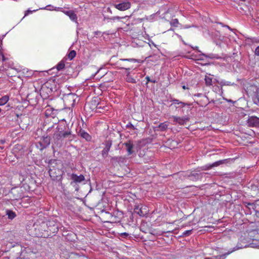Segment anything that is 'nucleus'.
<instances>
[{
	"label": "nucleus",
	"instance_id": "obj_1",
	"mask_svg": "<svg viewBox=\"0 0 259 259\" xmlns=\"http://www.w3.org/2000/svg\"><path fill=\"white\" fill-rule=\"evenodd\" d=\"M75 138V135L72 134L71 130L56 131L53 136V148H60L63 144V142L66 140L68 142L73 141Z\"/></svg>",
	"mask_w": 259,
	"mask_h": 259
},
{
	"label": "nucleus",
	"instance_id": "obj_2",
	"mask_svg": "<svg viewBox=\"0 0 259 259\" xmlns=\"http://www.w3.org/2000/svg\"><path fill=\"white\" fill-rule=\"evenodd\" d=\"M49 173L51 179L54 181L60 182L62 179L63 171L60 168V163L57 160H51L49 162Z\"/></svg>",
	"mask_w": 259,
	"mask_h": 259
},
{
	"label": "nucleus",
	"instance_id": "obj_3",
	"mask_svg": "<svg viewBox=\"0 0 259 259\" xmlns=\"http://www.w3.org/2000/svg\"><path fill=\"white\" fill-rule=\"evenodd\" d=\"M143 61H141L136 59H120L116 62L115 65L118 69L129 70L135 67L132 65L133 63H141Z\"/></svg>",
	"mask_w": 259,
	"mask_h": 259
},
{
	"label": "nucleus",
	"instance_id": "obj_4",
	"mask_svg": "<svg viewBox=\"0 0 259 259\" xmlns=\"http://www.w3.org/2000/svg\"><path fill=\"white\" fill-rule=\"evenodd\" d=\"M63 99L66 106L70 108L74 107L76 100H78V97L75 94L70 93L64 95Z\"/></svg>",
	"mask_w": 259,
	"mask_h": 259
},
{
	"label": "nucleus",
	"instance_id": "obj_5",
	"mask_svg": "<svg viewBox=\"0 0 259 259\" xmlns=\"http://www.w3.org/2000/svg\"><path fill=\"white\" fill-rule=\"evenodd\" d=\"M51 138L47 136H43L40 141L36 144L37 148L39 149L40 151L47 148L50 144Z\"/></svg>",
	"mask_w": 259,
	"mask_h": 259
},
{
	"label": "nucleus",
	"instance_id": "obj_6",
	"mask_svg": "<svg viewBox=\"0 0 259 259\" xmlns=\"http://www.w3.org/2000/svg\"><path fill=\"white\" fill-rule=\"evenodd\" d=\"M113 6L118 10L123 11L130 9L131 4L128 1H122L119 3H115L113 4Z\"/></svg>",
	"mask_w": 259,
	"mask_h": 259
},
{
	"label": "nucleus",
	"instance_id": "obj_7",
	"mask_svg": "<svg viewBox=\"0 0 259 259\" xmlns=\"http://www.w3.org/2000/svg\"><path fill=\"white\" fill-rule=\"evenodd\" d=\"M233 161V159H226L216 161L211 164H209L208 165H205V166L202 167V170H208V169L211 168L213 167L218 166H219L220 165L225 164V163H228L230 161Z\"/></svg>",
	"mask_w": 259,
	"mask_h": 259
},
{
	"label": "nucleus",
	"instance_id": "obj_8",
	"mask_svg": "<svg viewBox=\"0 0 259 259\" xmlns=\"http://www.w3.org/2000/svg\"><path fill=\"white\" fill-rule=\"evenodd\" d=\"M247 124L249 127H259V118L255 116H249Z\"/></svg>",
	"mask_w": 259,
	"mask_h": 259
},
{
	"label": "nucleus",
	"instance_id": "obj_9",
	"mask_svg": "<svg viewBox=\"0 0 259 259\" xmlns=\"http://www.w3.org/2000/svg\"><path fill=\"white\" fill-rule=\"evenodd\" d=\"M171 118L173 119L174 124L178 123L180 125H185L186 122L190 120V118L188 117H181L176 116H172Z\"/></svg>",
	"mask_w": 259,
	"mask_h": 259
},
{
	"label": "nucleus",
	"instance_id": "obj_10",
	"mask_svg": "<svg viewBox=\"0 0 259 259\" xmlns=\"http://www.w3.org/2000/svg\"><path fill=\"white\" fill-rule=\"evenodd\" d=\"M105 147L102 151V156L104 158L107 157L108 152L112 146V141L111 140H106L104 142Z\"/></svg>",
	"mask_w": 259,
	"mask_h": 259
},
{
	"label": "nucleus",
	"instance_id": "obj_11",
	"mask_svg": "<svg viewBox=\"0 0 259 259\" xmlns=\"http://www.w3.org/2000/svg\"><path fill=\"white\" fill-rule=\"evenodd\" d=\"M134 212L140 217H144L148 213L147 208L145 207H140L138 205L135 206Z\"/></svg>",
	"mask_w": 259,
	"mask_h": 259
},
{
	"label": "nucleus",
	"instance_id": "obj_12",
	"mask_svg": "<svg viewBox=\"0 0 259 259\" xmlns=\"http://www.w3.org/2000/svg\"><path fill=\"white\" fill-rule=\"evenodd\" d=\"M71 179L73 180V182H71V184L72 185L73 183H81L84 180V177L82 175L77 176L75 174H72L71 175Z\"/></svg>",
	"mask_w": 259,
	"mask_h": 259
},
{
	"label": "nucleus",
	"instance_id": "obj_13",
	"mask_svg": "<svg viewBox=\"0 0 259 259\" xmlns=\"http://www.w3.org/2000/svg\"><path fill=\"white\" fill-rule=\"evenodd\" d=\"M247 89V94H250L251 96L259 92V88L254 84L249 85Z\"/></svg>",
	"mask_w": 259,
	"mask_h": 259
},
{
	"label": "nucleus",
	"instance_id": "obj_14",
	"mask_svg": "<svg viewBox=\"0 0 259 259\" xmlns=\"http://www.w3.org/2000/svg\"><path fill=\"white\" fill-rule=\"evenodd\" d=\"M62 12L67 16H68L69 18L73 21L77 22V17L76 14L74 13V12L72 10L69 11H65L63 10Z\"/></svg>",
	"mask_w": 259,
	"mask_h": 259
},
{
	"label": "nucleus",
	"instance_id": "obj_15",
	"mask_svg": "<svg viewBox=\"0 0 259 259\" xmlns=\"http://www.w3.org/2000/svg\"><path fill=\"white\" fill-rule=\"evenodd\" d=\"M78 135L82 138L84 139L87 141H90L92 139L91 136L87 132L82 129L79 131Z\"/></svg>",
	"mask_w": 259,
	"mask_h": 259
},
{
	"label": "nucleus",
	"instance_id": "obj_16",
	"mask_svg": "<svg viewBox=\"0 0 259 259\" xmlns=\"http://www.w3.org/2000/svg\"><path fill=\"white\" fill-rule=\"evenodd\" d=\"M202 174H198L196 172H194L193 171H190V177L189 178V180L193 181H196L199 179H201L202 178Z\"/></svg>",
	"mask_w": 259,
	"mask_h": 259
},
{
	"label": "nucleus",
	"instance_id": "obj_17",
	"mask_svg": "<svg viewBox=\"0 0 259 259\" xmlns=\"http://www.w3.org/2000/svg\"><path fill=\"white\" fill-rule=\"evenodd\" d=\"M124 145L126 147L128 155L133 154L134 152V151L133 150L134 148V145L133 144V142L131 141H129L128 142L124 143Z\"/></svg>",
	"mask_w": 259,
	"mask_h": 259
},
{
	"label": "nucleus",
	"instance_id": "obj_18",
	"mask_svg": "<svg viewBox=\"0 0 259 259\" xmlns=\"http://www.w3.org/2000/svg\"><path fill=\"white\" fill-rule=\"evenodd\" d=\"M168 126V125L167 122H164L161 123L159 124V125L158 126H157L156 127V130L157 131H161V132L165 131L167 129Z\"/></svg>",
	"mask_w": 259,
	"mask_h": 259
},
{
	"label": "nucleus",
	"instance_id": "obj_19",
	"mask_svg": "<svg viewBox=\"0 0 259 259\" xmlns=\"http://www.w3.org/2000/svg\"><path fill=\"white\" fill-rule=\"evenodd\" d=\"M125 80L127 82L136 83L137 82L136 79L134 78L130 74V72H128L126 75Z\"/></svg>",
	"mask_w": 259,
	"mask_h": 259
},
{
	"label": "nucleus",
	"instance_id": "obj_20",
	"mask_svg": "<svg viewBox=\"0 0 259 259\" xmlns=\"http://www.w3.org/2000/svg\"><path fill=\"white\" fill-rule=\"evenodd\" d=\"M50 6H48L45 8H39V9H37L36 10H30L29 9L27 10V11H25V13H24V17H23L22 19L23 18H24L26 16H27V15H28L29 14H31L33 12H36L39 10H40V9H47V8L48 7H49Z\"/></svg>",
	"mask_w": 259,
	"mask_h": 259
},
{
	"label": "nucleus",
	"instance_id": "obj_21",
	"mask_svg": "<svg viewBox=\"0 0 259 259\" xmlns=\"http://www.w3.org/2000/svg\"><path fill=\"white\" fill-rule=\"evenodd\" d=\"M76 55V51L74 50L71 51L66 56L67 58L70 60H72Z\"/></svg>",
	"mask_w": 259,
	"mask_h": 259
},
{
	"label": "nucleus",
	"instance_id": "obj_22",
	"mask_svg": "<svg viewBox=\"0 0 259 259\" xmlns=\"http://www.w3.org/2000/svg\"><path fill=\"white\" fill-rule=\"evenodd\" d=\"M6 214L8 215V218L11 220L13 219L16 216L15 213L11 210H7L6 211Z\"/></svg>",
	"mask_w": 259,
	"mask_h": 259
},
{
	"label": "nucleus",
	"instance_id": "obj_23",
	"mask_svg": "<svg viewBox=\"0 0 259 259\" xmlns=\"http://www.w3.org/2000/svg\"><path fill=\"white\" fill-rule=\"evenodd\" d=\"M9 98L8 96H4L0 98V106L4 105L9 101Z\"/></svg>",
	"mask_w": 259,
	"mask_h": 259
},
{
	"label": "nucleus",
	"instance_id": "obj_24",
	"mask_svg": "<svg viewBox=\"0 0 259 259\" xmlns=\"http://www.w3.org/2000/svg\"><path fill=\"white\" fill-rule=\"evenodd\" d=\"M65 67V62L64 60L60 61L56 66V68L58 70L60 71L63 69Z\"/></svg>",
	"mask_w": 259,
	"mask_h": 259
},
{
	"label": "nucleus",
	"instance_id": "obj_25",
	"mask_svg": "<svg viewBox=\"0 0 259 259\" xmlns=\"http://www.w3.org/2000/svg\"><path fill=\"white\" fill-rule=\"evenodd\" d=\"M180 177L183 179H189L190 177V172L189 171H186V172H183L182 173L180 174Z\"/></svg>",
	"mask_w": 259,
	"mask_h": 259
},
{
	"label": "nucleus",
	"instance_id": "obj_26",
	"mask_svg": "<svg viewBox=\"0 0 259 259\" xmlns=\"http://www.w3.org/2000/svg\"><path fill=\"white\" fill-rule=\"evenodd\" d=\"M252 209L255 211V212L259 213V199L256 200L254 202V207H252Z\"/></svg>",
	"mask_w": 259,
	"mask_h": 259
},
{
	"label": "nucleus",
	"instance_id": "obj_27",
	"mask_svg": "<svg viewBox=\"0 0 259 259\" xmlns=\"http://www.w3.org/2000/svg\"><path fill=\"white\" fill-rule=\"evenodd\" d=\"M252 100L253 101V103L256 105L259 104V93H256L253 96H252Z\"/></svg>",
	"mask_w": 259,
	"mask_h": 259
},
{
	"label": "nucleus",
	"instance_id": "obj_28",
	"mask_svg": "<svg viewBox=\"0 0 259 259\" xmlns=\"http://www.w3.org/2000/svg\"><path fill=\"white\" fill-rule=\"evenodd\" d=\"M124 158L120 156V157H113L111 158V160L114 162H117L119 163L120 162H123L124 160Z\"/></svg>",
	"mask_w": 259,
	"mask_h": 259
},
{
	"label": "nucleus",
	"instance_id": "obj_29",
	"mask_svg": "<svg viewBox=\"0 0 259 259\" xmlns=\"http://www.w3.org/2000/svg\"><path fill=\"white\" fill-rule=\"evenodd\" d=\"M205 82L206 86H210L212 85V78L208 76H205Z\"/></svg>",
	"mask_w": 259,
	"mask_h": 259
},
{
	"label": "nucleus",
	"instance_id": "obj_30",
	"mask_svg": "<svg viewBox=\"0 0 259 259\" xmlns=\"http://www.w3.org/2000/svg\"><path fill=\"white\" fill-rule=\"evenodd\" d=\"M170 24L173 27H177L178 26L179 21L178 19H174L170 22Z\"/></svg>",
	"mask_w": 259,
	"mask_h": 259
},
{
	"label": "nucleus",
	"instance_id": "obj_31",
	"mask_svg": "<svg viewBox=\"0 0 259 259\" xmlns=\"http://www.w3.org/2000/svg\"><path fill=\"white\" fill-rule=\"evenodd\" d=\"M92 104L96 106V108H101V107H99L98 99L96 98L92 101Z\"/></svg>",
	"mask_w": 259,
	"mask_h": 259
},
{
	"label": "nucleus",
	"instance_id": "obj_32",
	"mask_svg": "<svg viewBox=\"0 0 259 259\" xmlns=\"http://www.w3.org/2000/svg\"><path fill=\"white\" fill-rule=\"evenodd\" d=\"M219 83L222 85H231V83L229 81H226L225 80H221V81L219 82Z\"/></svg>",
	"mask_w": 259,
	"mask_h": 259
},
{
	"label": "nucleus",
	"instance_id": "obj_33",
	"mask_svg": "<svg viewBox=\"0 0 259 259\" xmlns=\"http://www.w3.org/2000/svg\"><path fill=\"white\" fill-rule=\"evenodd\" d=\"M170 101L173 102L174 104H179L181 103V101L176 99H171Z\"/></svg>",
	"mask_w": 259,
	"mask_h": 259
},
{
	"label": "nucleus",
	"instance_id": "obj_34",
	"mask_svg": "<svg viewBox=\"0 0 259 259\" xmlns=\"http://www.w3.org/2000/svg\"><path fill=\"white\" fill-rule=\"evenodd\" d=\"M146 79L147 80V83H148L149 82H153V83H155L156 82V80H151V79L150 78V77L147 76L146 77Z\"/></svg>",
	"mask_w": 259,
	"mask_h": 259
},
{
	"label": "nucleus",
	"instance_id": "obj_35",
	"mask_svg": "<svg viewBox=\"0 0 259 259\" xmlns=\"http://www.w3.org/2000/svg\"><path fill=\"white\" fill-rule=\"evenodd\" d=\"M191 232H192V230H188V231H185L184 233H183V235L184 236H188V235H190L191 234Z\"/></svg>",
	"mask_w": 259,
	"mask_h": 259
},
{
	"label": "nucleus",
	"instance_id": "obj_36",
	"mask_svg": "<svg viewBox=\"0 0 259 259\" xmlns=\"http://www.w3.org/2000/svg\"><path fill=\"white\" fill-rule=\"evenodd\" d=\"M245 204H246V206L248 207L249 208H250V207H249V206H250L252 207H254V202L253 203H250V202H248V203H247V202H245Z\"/></svg>",
	"mask_w": 259,
	"mask_h": 259
},
{
	"label": "nucleus",
	"instance_id": "obj_37",
	"mask_svg": "<svg viewBox=\"0 0 259 259\" xmlns=\"http://www.w3.org/2000/svg\"><path fill=\"white\" fill-rule=\"evenodd\" d=\"M128 235H129V234L128 233H125V232L122 233L120 234V236L121 237H124V238H126L127 236H128Z\"/></svg>",
	"mask_w": 259,
	"mask_h": 259
},
{
	"label": "nucleus",
	"instance_id": "obj_38",
	"mask_svg": "<svg viewBox=\"0 0 259 259\" xmlns=\"http://www.w3.org/2000/svg\"><path fill=\"white\" fill-rule=\"evenodd\" d=\"M126 127H127V128H131V129H133V130H134V129H135V127H134V126L132 124H131V123H128V124H127V125H126Z\"/></svg>",
	"mask_w": 259,
	"mask_h": 259
},
{
	"label": "nucleus",
	"instance_id": "obj_39",
	"mask_svg": "<svg viewBox=\"0 0 259 259\" xmlns=\"http://www.w3.org/2000/svg\"><path fill=\"white\" fill-rule=\"evenodd\" d=\"M120 18H121L119 16H115L110 18V19L114 21L115 20H119Z\"/></svg>",
	"mask_w": 259,
	"mask_h": 259
},
{
	"label": "nucleus",
	"instance_id": "obj_40",
	"mask_svg": "<svg viewBox=\"0 0 259 259\" xmlns=\"http://www.w3.org/2000/svg\"><path fill=\"white\" fill-rule=\"evenodd\" d=\"M254 53L256 55L259 56V46L255 49Z\"/></svg>",
	"mask_w": 259,
	"mask_h": 259
},
{
	"label": "nucleus",
	"instance_id": "obj_41",
	"mask_svg": "<svg viewBox=\"0 0 259 259\" xmlns=\"http://www.w3.org/2000/svg\"><path fill=\"white\" fill-rule=\"evenodd\" d=\"M179 104H181L183 107H184L186 105H188L187 103L181 102V103H180Z\"/></svg>",
	"mask_w": 259,
	"mask_h": 259
},
{
	"label": "nucleus",
	"instance_id": "obj_42",
	"mask_svg": "<svg viewBox=\"0 0 259 259\" xmlns=\"http://www.w3.org/2000/svg\"><path fill=\"white\" fill-rule=\"evenodd\" d=\"M225 100H226V101L227 102H231V103H234L235 102H234V101H232V100H231V99H226Z\"/></svg>",
	"mask_w": 259,
	"mask_h": 259
},
{
	"label": "nucleus",
	"instance_id": "obj_43",
	"mask_svg": "<svg viewBox=\"0 0 259 259\" xmlns=\"http://www.w3.org/2000/svg\"><path fill=\"white\" fill-rule=\"evenodd\" d=\"M202 95L201 93H198L194 95V96L201 97Z\"/></svg>",
	"mask_w": 259,
	"mask_h": 259
},
{
	"label": "nucleus",
	"instance_id": "obj_44",
	"mask_svg": "<svg viewBox=\"0 0 259 259\" xmlns=\"http://www.w3.org/2000/svg\"><path fill=\"white\" fill-rule=\"evenodd\" d=\"M5 142V140H0V145H2V144H4Z\"/></svg>",
	"mask_w": 259,
	"mask_h": 259
},
{
	"label": "nucleus",
	"instance_id": "obj_45",
	"mask_svg": "<svg viewBox=\"0 0 259 259\" xmlns=\"http://www.w3.org/2000/svg\"><path fill=\"white\" fill-rule=\"evenodd\" d=\"M231 252H232V251H231V252H228L227 253H226L224 254L223 255H222V256H226V255H228V254H230Z\"/></svg>",
	"mask_w": 259,
	"mask_h": 259
},
{
	"label": "nucleus",
	"instance_id": "obj_46",
	"mask_svg": "<svg viewBox=\"0 0 259 259\" xmlns=\"http://www.w3.org/2000/svg\"><path fill=\"white\" fill-rule=\"evenodd\" d=\"M249 39H250V40L252 41V42H253L254 40V39H255L254 38H249Z\"/></svg>",
	"mask_w": 259,
	"mask_h": 259
},
{
	"label": "nucleus",
	"instance_id": "obj_47",
	"mask_svg": "<svg viewBox=\"0 0 259 259\" xmlns=\"http://www.w3.org/2000/svg\"><path fill=\"white\" fill-rule=\"evenodd\" d=\"M183 89H187V88L186 87V86H185V85H183Z\"/></svg>",
	"mask_w": 259,
	"mask_h": 259
},
{
	"label": "nucleus",
	"instance_id": "obj_48",
	"mask_svg": "<svg viewBox=\"0 0 259 259\" xmlns=\"http://www.w3.org/2000/svg\"><path fill=\"white\" fill-rule=\"evenodd\" d=\"M0 148L1 149H4V147H2V146H0Z\"/></svg>",
	"mask_w": 259,
	"mask_h": 259
},
{
	"label": "nucleus",
	"instance_id": "obj_49",
	"mask_svg": "<svg viewBox=\"0 0 259 259\" xmlns=\"http://www.w3.org/2000/svg\"><path fill=\"white\" fill-rule=\"evenodd\" d=\"M51 128H48V132H49L50 131Z\"/></svg>",
	"mask_w": 259,
	"mask_h": 259
},
{
	"label": "nucleus",
	"instance_id": "obj_50",
	"mask_svg": "<svg viewBox=\"0 0 259 259\" xmlns=\"http://www.w3.org/2000/svg\"><path fill=\"white\" fill-rule=\"evenodd\" d=\"M183 42L184 44L186 45V43L184 41H183Z\"/></svg>",
	"mask_w": 259,
	"mask_h": 259
},
{
	"label": "nucleus",
	"instance_id": "obj_51",
	"mask_svg": "<svg viewBox=\"0 0 259 259\" xmlns=\"http://www.w3.org/2000/svg\"><path fill=\"white\" fill-rule=\"evenodd\" d=\"M211 102H212L213 103L214 102V100H213L211 101Z\"/></svg>",
	"mask_w": 259,
	"mask_h": 259
}]
</instances>
